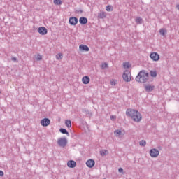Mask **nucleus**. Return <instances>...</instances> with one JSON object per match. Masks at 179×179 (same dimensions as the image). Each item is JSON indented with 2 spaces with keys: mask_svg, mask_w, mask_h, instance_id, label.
<instances>
[{
  "mask_svg": "<svg viewBox=\"0 0 179 179\" xmlns=\"http://www.w3.org/2000/svg\"><path fill=\"white\" fill-rule=\"evenodd\" d=\"M63 57H64V56L62 55V53H59V54H57V55H56V59H58V60L62 59Z\"/></svg>",
  "mask_w": 179,
  "mask_h": 179,
  "instance_id": "b1692460",
  "label": "nucleus"
},
{
  "mask_svg": "<svg viewBox=\"0 0 179 179\" xmlns=\"http://www.w3.org/2000/svg\"><path fill=\"white\" fill-rule=\"evenodd\" d=\"M86 164L87 167H90V169H92V167L94 166L95 162L93 159H89L87 161Z\"/></svg>",
  "mask_w": 179,
  "mask_h": 179,
  "instance_id": "f8f14e48",
  "label": "nucleus"
},
{
  "mask_svg": "<svg viewBox=\"0 0 179 179\" xmlns=\"http://www.w3.org/2000/svg\"><path fill=\"white\" fill-rule=\"evenodd\" d=\"M150 58H151L152 61H159V59H160V55L157 52H152L150 55Z\"/></svg>",
  "mask_w": 179,
  "mask_h": 179,
  "instance_id": "0eeeda50",
  "label": "nucleus"
},
{
  "mask_svg": "<svg viewBox=\"0 0 179 179\" xmlns=\"http://www.w3.org/2000/svg\"><path fill=\"white\" fill-rule=\"evenodd\" d=\"M65 124L67 127V128H71V127H72V123H71V120H66Z\"/></svg>",
  "mask_w": 179,
  "mask_h": 179,
  "instance_id": "aec40b11",
  "label": "nucleus"
},
{
  "mask_svg": "<svg viewBox=\"0 0 179 179\" xmlns=\"http://www.w3.org/2000/svg\"><path fill=\"white\" fill-rule=\"evenodd\" d=\"M124 82H131V73L129 71H125L122 75Z\"/></svg>",
  "mask_w": 179,
  "mask_h": 179,
  "instance_id": "20e7f679",
  "label": "nucleus"
},
{
  "mask_svg": "<svg viewBox=\"0 0 179 179\" xmlns=\"http://www.w3.org/2000/svg\"><path fill=\"white\" fill-rule=\"evenodd\" d=\"M159 155V150L156 148H152L150 150V155L151 156V157H157Z\"/></svg>",
  "mask_w": 179,
  "mask_h": 179,
  "instance_id": "39448f33",
  "label": "nucleus"
},
{
  "mask_svg": "<svg viewBox=\"0 0 179 179\" xmlns=\"http://www.w3.org/2000/svg\"><path fill=\"white\" fill-rule=\"evenodd\" d=\"M69 23H70L71 26H76V24H78V18L76 17H71L69 20Z\"/></svg>",
  "mask_w": 179,
  "mask_h": 179,
  "instance_id": "6e6552de",
  "label": "nucleus"
},
{
  "mask_svg": "<svg viewBox=\"0 0 179 179\" xmlns=\"http://www.w3.org/2000/svg\"><path fill=\"white\" fill-rule=\"evenodd\" d=\"M110 85H112V86H115V81L111 80L110 81Z\"/></svg>",
  "mask_w": 179,
  "mask_h": 179,
  "instance_id": "7c9ffc66",
  "label": "nucleus"
},
{
  "mask_svg": "<svg viewBox=\"0 0 179 179\" xmlns=\"http://www.w3.org/2000/svg\"><path fill=\"white\" fill-rule=\"evenodd\" d=\"M82 82L84 85H89V83H90V78H89L87 76H85L83 77Z\"/></svg>",
  "mask_w": 179,
  "mask_h": 179,
  "instance_id": "9d476101",
  "label": "nucleus"
},
{
  "mask_svg": "<svg viewBox=\"0 0 179 179\" xmlns=\"http://www.w3.org/2000/svg\"><path fill=\"white\" fill-rule=\"evenodd\" d=\"M106 10H107V12H111V7L110 6H107Z\"/></svg>",
  "mask_w": 179,
  "mask_h": 179,
  "instance_id": "c85d7f7f",
  "label": "nucleus"
},
{
  "mask_svg": "<svg viewBox=\"0 0 179 179\" xmlns=\"http://www.w3.org/2000/svg\"><path fill=\"white\" fill-rule=\"evenodd\" d=\"M155 89V85H145V92H152V90Z\"/></svg>",
  "mask_w": 179,
  "mask_h": 179,
  "instance_id": "ddd939ff",
  "label": "nucleus"
},
{
  "mask_svg": "<svg viewBox=\"0 0 179 179\" xmlns=\"http://www.w3.org/2000/svg\"><path fill=\"white\" fill-rule=\"evenodd\" d=\"M3 175H4L3 171H0V177H3Z\"/></svg>",
  "mask_w": 179,
  "mask_h": 179,
  "instance_id": "473e14b6",
  "label": "nucleus"
},
{
  "mask_svg": "<svg viewBox=\"0 0 179 179\" xmlns=\"http://www.w3.org/2000/svg\"><path fill=\"white\" fill-rule=\"evenodd\" d=\"M57 144L60 148H65L68 145V140L65 137L60 138L57 140Z\"/></svg>",
  "mask_w": 179,
  "mask_h": 179,
  "instance_id": "7ed1b4c3",
  "label": "nucleus"
},
{
  "mask_svg": "<svg viewBox=\"0 0 179 179\" xmlns=\"http://www.w3.org/2000/svg\"><path fill=\"white\" fill-rule=\"evenodd\" d=\"M176 8L179 10V4L176 6Z\"/></svg>",
  "mask_w": 179,
  "mask_h": 179,
  "instance_id": "c9c22d12",
  "label": "nucleus"
},
{
  "mask_svg": "<svg viewBox=\"0 0 179 179\" xmlns=\"http://www.w3.org/2000/svg\"><path fill=\"white\" fill-rule=\"evenodd\" d=\"M123 66L124 69H128V68H131V64L129 62H125L123 64Z\"/></svg>",
  "mask_w": 179,
  "mask_h": 179,
  "instance_id": "4be33fe9",
  "label": "nucleus"
},
{
  "mask_svg": "<svg viewBox=\"0 0 179 179\" xmlns=\"http://www.w3.org/2000/svg\"><path fill=\"white\" fill-rule=\"evenodd\" d=\"M43 57H41V55H37V57H36L37 61H41Z\"/></svg>",
  "mask_w": 179,
  "mask_h": 179,
  "instance_id": "c756f323",
  "label": "nucleus"
},
{
  "mask_svg": "<svg viewBox=\"0 0 179 179\" xmlns=\"http://www.w3.org/2000/svg\"><path fill=\"white\" fill-rule=\"evenodd\" d=\"M135 22L137 24H142L143 20L141 17H137L135 19Z\"/></svg>",
  "mask_w": 179,
  "mask_h": 179,
  "instance_id": "f3484780",
  "label": "nucleus"
},
{
  "mask_svg": "<svg viewBox=\"0 0 179 179\" xmlns=\"http://www.w3.org/2000/svg\"><path fill=\"white\" fill-rule=\"evenodd\" d=\"M47 29L45 27H41L38 29V32L39 34H41L42 36H45V34H47Z\"/></svg>",
  "mask_w": 179,
  "mask_h": 179,
  "instance_id": "1a4fd4ad",
  "label": "nucleus"
},
{
  "mask_svg": "<svg viewBox=\"0 0 179 179\" xmlns=\"http://www.w3.org/2000/svg\"><path fill=\"white\" fill-rule=\"evenodd\" d=\"M150 76L152 78H156V76H157V73L156 71H150Z\"/></svg>",
  "mask_w": 179,
  "mask_h": 179,
  "instance_id": "393cba45",
  "label": "nucleus"
},
{
  "mask_svg": "<svg viewBox=\"0 0 179 179\" xmlns=\"http://www.w3.org/2000/svg\"><path fill=\"white\" fill-rule=\"evenodd\" d=\"M50 124H51V120L48 118H44L41 120V125H42V127H48Z\"/></svg>",
  "mask_w": 179,
  "mask_h": 179,
  "instance_id": "423d86ee",
  "label": "nucleus"
},
{
  "mask_svg": "<svg viewBox=\"0 0 179 179\" xmlns=\"http://www.w3.org/2000/svg\"><path fill=\"white\" fill-rule=\"evenodd\" d=\"M59 132H61V134H65L66 135H67V136H69V133L68 132V131L64 128H61L59 129Z\"/></svg>",
  "mask_w": 179,
  "mask_h": 179,
  "instance_id": "6ab92c4d",
  "label": "nucleus"
},
{
  "mask_svg": "<svg viewBox=\"0 0 179 179\" xmlns=\"http://www.w3.org/2000/svg\"><path fill=\"white\" fill-rule=\"evenodd\" d=\"M79 50L80 51H86V52L90 50L89 48L86 45H80Z\"/></svg>",
  "mask_w": 179,
  "mask_h": 179,
  "instance_id": "4468645a",
  "label": "nucleus"
},
{
  "mask_svg": "<svg viewBox=\"0 0 179 179\" xmlns=\"http://www.w3.org/2000/svg\"><path fill=\"white\" fill-rule=\"evenodd\" d=\"M68 167H70V169H73L74 167H76V162L73 160H70L67 163Z\"/></svg>",
  "mask_w": 179,
  "mask_h": 179,
  "instance_id": "9b49d317",
  "label": "nucleus"
},
{
  "mask_svg": "<svg viewBox=\"0 0 179 179\" xmlns=\"http://www.w3.org/2000/svg\"><path fill=\"white\" fill-rule=\"evenodd\" d=\"M12 61H16V57H12Z\"/></svg>",
  "mask_w": 179,
  "mask_h": 179,
  "instance_id": "f704fd0d",
  "label": "nucleus"
},
{
  "mask_svg": "<svg viewBox=\"0 0 179 179\" xmlns=\"http://www.w3.org/2000/svg\"><path fill=\"white\" fill-rule=\"evenodd\" d=\"M140 146H146V141L141 140L139 143Z\"/></svg>",
  "mask_w": 179,
  "mask_h": 179,
  "instance_id": "a878e982",
  "label": "nucleus"
},
{
  "mask_svg": "<svg viewBox=\"0 0 179 179\" xmlns=\"http://www.w3.org/2000/svg\"><path fill=\"white\" fill-rule=\"evenodd\" d=\"M107 16V15L106 14L105 12H100L98 14V17H99V19H104V17H106Z\"/></svg>",
  "mask_w": 179,
  "mask_h": 179,
  "instance_id": "a211bd4d",
  "label": "nucleus"
},
{
  "mask_svg": "<svg viewBox=\"0 0 179 179\" xmlns=\"http://www.w3.org/2000/svg\"><path fill=\"white\" fill-rule=\"evenodd\" d=\"M126 115L128 117H131L135 122H140L142 120V115L139 111L134 109H127L126 111Z\"/></svg>",
  "mask_w": 179,
  "mask_h": 179,
  "instance_id": "f257e3e1",
  "label": "nucleus"
},
{
  "mask_svg": "<svg viewBox=\"0 0 179 179\" xmlns=\"http://www.w3.org/2000/svg\"><path fill=\"white\" fill-rule=\"evenodd\" d=\"M114 135L115 136H116L117 138H120V136H121V135H122V131L120 130V129H117V130H115L114 131Z\"/></svg>",
  "mask_w": 179,
  "mask_h": 179,
  "instance_id": "dca6fc26",
  "label": "nucleus"
},
{
  "mask_svg": "<svg viewBox=\"0 0 179 179\" xmlns=\"http://www.w3.org/2000/svg\"><path fill=\"white\" fill-rule=\"evenodd\" d=\"M118 171H119L120 173H124V169H123L122 168H119V169H118Z\"/></svg>",
  "mask_w": 179,
  "mask_h": 179,
  "instance_id": "2f4dec72",
  "label": "nucleus"
},
{
  "mask_svg": "<svg viewBox=\"0 0 179 179\" xmlns=\"http://www.w3.org/2000/svg\"><path fill=\"white\" fill-rule=\"evenodd\" d=\"M166 33H167V31L166 29H161L159 30V34H161V36H165Z\"/></svg>",
  "mask_w": 179,
  "mask_h": 179,
  "instance_id": "412c9836",
  "label": "nucleus"
},
{
  "mask_svg": "<svg viewBox=\"0 0 179 179\" xmlns=\"http://www.w3.org/2000/svg\"><path fill=\"white\" fill-rule=\"evenodd\" d=\"M55 5H61L62 3V1L61 0H54Z\"/></svg>",
  "mask_w": 179,
  "mask_h": 179,
  "instance_id": "bb28decb",
  "label": "nucleus"
},
{
  "mask_svg": "<svg viewBox=\"0 0 179 179\" xmlns=\"http://www.w3.org/2000/svg\"><path fill=\"white\" fill-rule=\"evenodd\" d=\"M100 155H101V156H106V150H101Z\"/></svg>",
  "mask_w": 179,
  "mask_h": 179,
  "instance_id": "cd10ccee",
  "label": "nucleus"
},
{
  "mask_svg": "<svg viewBox=\"0 0 179 179\" xmlns=\"http://www.w3.org/2000/svg\"><path fill=\"white\" fill-rule=\"evenodd\" d=\"M0 93H1V91H0Z\"/></svg>",
  "mask_w": 179,
  "mask_h": 179,
  "instance_id": "e433bc0d",
  "label": "nucleus"
},
{
  "mask_svg": "<svg viewBox=\"0 0 179 179\" xmlns=\"http://www.w3.org/2000/svg\"><path fill=\"white\" fill-rule=\"evenodd\" d=\"M101 69H107V68H108V64L107 63H103L101 65Z\"/></svg>",
  "mask_w": 179,
  "mask_h": 179,
  "instance_id": "5701e85b",
  "label": "nucleus"
},
{
  "mask_svg": "<svg viewBox=\"0 0 179 179\" xmlns=\"http://www.w3.org/2000/svg\"><path fill=\"white\" fill-rule=\"evenodd\" d=\"M116 117L114 115L110 116V120H115Z\"/></svg>",
  "mask_w": 179,
  "mask_h": 179,
  "instance_id": "72a5a7b5",
  "label": "nucleus"
},
{
  "mask_svg": "<svg viewBox=\"0 0 179 179\" xmlns=\"http://www.w3.org/2000/svg\"><path fill=\"white\" fill-rule=\"evenodd\" d=\"M148 78H149V73H146L145 71H141L136 77V80L140 83H145L148 80Z\"/></svg>",
  "mask_w": 179,
  "mask_h": 179,
  "instance_id": "f03ea898",
  "label": "nucleus"
},
{
  "mask_svg": "<svg viewBox=\"0 0 179 179\" xmlns=\"http://www.w3.org/2000/svg\"><path fill=\"white\" fill-rule=\"evenodd\" d=\"M79 22L80 24H86L87 23V18L85 17H80L79 19Z\"/></svg>",
  "mask_w": 179,
  "mask_h": 179,
  "instance_id": "2eb2a0df",
  "label": "nucleus"
}]
</instances>
